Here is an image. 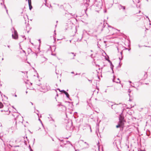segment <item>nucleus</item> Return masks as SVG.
<instances>
[{"instance_id": "obj_52", "label": "nucleus", "mask_w": 151, "mask_h": 151, "mask_svg": "<svg viewBox=\"0 0 151 151\" xmlns=\"http://www.w3.org/2000/svg\"><path fill=\"white\" fill-rule=\"evenodd\" d=\"M52 120L53 122H54V120L53 119H52Z\"/></svg>"}, {"instance_id": "obj_37", "label": "nucleus", "mask_w": 151, "mask_h": 151, "mask_svg": "<svg viewBox=\"0 0 151 151\" xmlns=\"http://www.w3.org/2000/svg\"><path fill=\"white\" fill-rule=\"evenodd\" d=\"M91 58H93V54H92L91 55Z\"/></svg>"}, {"instance_id": "obj_6", "label": "nucleus", "mask_w": 151, "mask_h": 151, "mask_svg": "<svg viewBox=\"0 0 151 151\" xmlns=\"http://www.w3.org/2000/svg\"><path fill=\"white\" fill-rule=\"evenodd\" d=\"M118 8L120 10H122L123 12H125L126 9V7L123 6L121 4H119L118 6Z\"/></svg>"}, {"instance_id": "obj_34", "label": "nucleus", "mask_w": 151, "mask_h": 151, "mask_svg": "<svg viewBox=\"0 0 151 151\" xmlns=\"http://www.w3.org/2000/svg\"><path fill=\"white\" fill-rule=\"evenodd\" d=\"M89 127H90V129L91 132L92 131H91V126H89Z\"/></svg>"}, {"instance_id": "obj_10", "label": "nucleus", "mask_w": 151, "mask_h": 151, "mask_svg": "<svg viewBox=\"0 0 151 151\" xmlns=\"http://www.w3.org/2000/svg\"><path fill=\"white\" fill-rule=\"evenodd\" d=\"M116 78V77L114 75L113 76V78L112 80V81L113 82H115L116 83H120V80L119 78H118L117 79V81H115L114 79Z\"/></svg>"}, {"instance_id": "obj_27", "label": "nucleus", "mask_w": 151, "mask_h": 151, "mask_svg": "<svg viewBox=\"0 0 151 151\" xmlns=\"http://www.w3.org/2000/svg\"><path fill=\"white\" fill-rule=\"evenodd\" d=\"M61 106H62V105L61 104H58L57 105V106L58 107H59Z\"/></svg>"}, {"instance_id": "obj_13", "label": "nucleus", "mask_w": 151, "mask_h": 151, "mask_svg": "<svg viewBox=\"0 0 151 151\" xmlns=\"http://www.w3.org/2000/svg\"><path fill=\"white\" fill-rule=\"evenodd\" d=\"M64 91V93L65 95L66 96V97L68 98H69L70 96L69 94L68 93V92H66L65 91Z\"/></svg>"}, {"instance_id": "obj_35", "label": "nucleus", "mask_w": 151, "mask_h": 151, "mask_svg": "<svg viewBox=\"0 0 151 151\" xmlns=\"http://www.w3.org/2000/svg\"><path fill=\"white\" fill-rule=\"evenodd\" d=\"M19 117V116H18V117ZM19 117H20L22 119V120H23V117H21V116H19Z\"/></svg>"}, {"instance_id": "obj_54", "label": "nucleus", "mask_w": 151, "mask_h": 151, "mask_svg": "<svg viewBox=\"0 0 151 151\" xmlns=\"http://www.w3.org/2000/svg\"><path fill=\"white\" fill-rule=\"evenodd\" d=\"M14 96H15V97H16L17 96V95L15 94V95H14Z\"/></svg>"}, {"instance_id": "obj_49", "label": "nucleus", "mask_w": 151, "mask_h": 151, "mask_svg": "<svg viewBox=\"0 0 151 151\" xmlns=\"http://www.w3.org/2000/svg\"><path fill=\"white\" fill-rule=\"evenodd\" d=\"M65 91V90H61V92L62 91V92H64V91Z\"/></svg>"}, {"instance_id": "obj_64", "label": "nucleus", "mask_w": 151, "mask_h": 151, "mask_svg": "<svg viewBox=\"0 0 151 151\" xmlns=\"http://www.w3.org/2000/svg\"><path fill=\"white\" fill-rule=\"evenodd\" d=\"M36 111H37L38 112H39V111L38 110H37Z\"/></svg>"}, {"instance_id": "obj_50", "label": "nucleus", "mask_w": 151, "mask_h": 151, "mask_svg": "<svg viewBox=\"0 0 151 151\" xmlns=\"http://www.w3.org/2000/svg\"><path fill=\"white\" fill-rule=\"evenodd\" d=\"M71 73H72V74H73V73H74V72L73 71V72H71Z\"/></svg>"}, {"instance_id": "obj_31", "label": "nucleus", "mask_w": 151, "mask_h": 151, "mask_svg": "<svg viewBox=\"0 0 151 151\" xmlns=\"http://www.w3.org/2000/svg\"><path fill=\"white\" fill-rule=\"evenodd\" d=\"M57 90H58L60 92H61V90H60V89L59 88H58L57 89Z\"/></svg>"}, {"instance_id": "obj_33", "label": "nucleus", "mask_w": 151, "mask_h": 151, "mask_svg": "<svg viewBox=\"0 0 151 151\" xmlns=\"http://www.w3.org/2000/svg\"><path fill=\"white\" fill-rule=\"evenodd\" d=\"M45 0V3H46V1H47V0ZM45 5L46 6H47V5H46V4H45ZM47 6V7L48 6Z\"/></svg>"}, {"instance_id": "obj_15", "label": "nucleus", "mask_w": 151, "mask_h": 151, "mask_svg": "<svg viewBox=\"0 0 151 151\" xmlns=\"http://www.w3.org/2000/svg\"><path fill=\"white\" fill-rule=\"evenodd\" d=\"M122 127V128H123L124 127V126H122L121 125V124H120V123L119 122L118 124L116 126V128H118L120 127Z\"/></svg>"}, {"instance_id": "obj_17", "label": "nucleus", "mask_w": 151, "mask_h": 151, "mask_svg": "<svg viewBox=\"0 0 151 151\" xmlns=\"http://www.w3.org/2000/svg\"><path fill=\"white\" fill-rule=\"evenodd\" d=\"M146 134L147 136H149L150 135V131L148 130H147L146 132Z\"/></svg>"}, {"instance_id": "obj_55", "label": "nucleus", "mask_w": 151, "mask_h": 151, "mask_svg": "<svg viewBox=\"0 0 151 151\" xmlns=\"http://www.w3.org/2000/svg\"><path fill=\"white\" fill-rule=\"evenodd\" d=\"M105 92L106 93L107 92V90H106L105 91Z\"/></svg>"}, {"instance_id": "obj_46", "label": "nucleus", "mask_w": 151, "mask_h": 151, "mask_svg": "<svg viewBox=\"0 0 151 151\" xmlns=\"http://www.w3.org/2000/svg\"><path fill=\"white\" fill-rule=\"evenodd\" d=\"M6 13L8 14V10H7V9H6Z\"/></svg>"}, {"instance_id": "obj_26", "label": "nucleus", "mask_w": 151, "mask_h": 151, "mask_svg": "<svg viewBox=\"0 0 151 151\" xmlns=\"http://www.w3.org/2000/svg\"><path fill=\"white\" fill-rule=\"evenodd\" d=\"M24 144H25L26 145H27V143L26 141L24 140Z\"/></svg>"}, {"instance_id": "obj_47", "label": "nucleus", "mask_w": 151, "mask_h": 151, "mask_svg": "<svg viewBox=\"0 0 151 151\" xmlns=\"http://www.w3.org/2000/svg\"><path fill=\"white\" fill-rule=\"evenodd\" d=\"M39 121H40V122H42L41 121V120H40L39 118Z\"/></svg>"}, {"instance_id": "obj_16", "label": "nucleus", "mask_w": 151, "mask_h": 151, "mask_svg": "<svg viewBox=\"0 0 151 151\" xmlns=\"http://www.w3.org/2000/svg\"><path fill=\"white\" fill-rule=\"evenodd\" d=\"M28 4H29V9L30 10H31V9L32 8V4H31V2H29L28 3Z\"/></svg>"}, {"instance_id": "obj_56", "label": "nucleus", "mask_w": 151, "mask_h": 151, "mask_svg": "<svg viewBox=\"0 0 151 151\" xmlns=\"http://www.w3.org/2000/svg\"><path fill=\"white\" fill-rule=\"evenodd\" d=\"M129 83H132L131 81H129Z\"/></svg>"}, {"instance_id": "obj_9", "label": "nucleus", "mask_w": 151, "mask_h": 151, "mask_svg": "<svg viewBox=\"0 0 151 151\" xmlns=\"http://www.w3.org/2000/svg\"><path fill=\"white\" fill-rule=\"evenodd\" d=\"M106 103L108 104L109 106H111V105H113V104H114V102H112L111 101H109L107 100L106 101Z\"/></svg>"}, {"instance_id": "obj_42", "label": "nucleus", "mask_w": 151, "mask_h": 151, "mask_svg": "<svg viewBox=\"0 0 151 151\" xmlns=\"http://www.w3.org/2000/svg\"><path fill=\"white\" fill-rule=\"evenodd\" d=\"M7 47H9H9H10V45H7Z\"/></svg>"}, {"instance_id": "obj_43", "label": "nucleus", "mask_w": 151, "mask_h": 151, "mask_svg": "<svg viewBox=\"0 0 151 151\" xmlns=\"http://www.w3.org/2000/svg\"><path fill=\"white\" fill-rule=\"evenodd\" d=\"M23 52L26 53H25V51L24 50H23Z\"/></svg>"}, {"instance_id": "obj_20", "label": "nucleus", "mask_w": 151, "mask_h": 151, "mask_svg": "<svg viewBox=\"0 0 151 151\" xmlns=\"http://www.w3.org/2000/svg\"><path fill=\"white\" fill-rule=\"evenodd\" d=\"M3 107V104L0 101V108H2Z\"/></svg>"}, {"instance_id": "obj_3", "label": "nucleus", "mask_w": 151, "mask_h": 151, "mask_svg": "<svg viewBox=\"0 0 151 151\" xmlns=\"http://www.w3.org/2000/svg\"><path fill=\"white\" fill-rule=\"evenodd\" d=\"M119 123L122 126H124V122H125L124 118L122 114H120L119 117Z\"/></svg>"}, {"instance_id": "obj_36", "label": "nucleus", "mask_w": 151, "mask_h": 151, "mask_svg": "<svg viewBox=\"0 0 151 151\" xmlns=\"http://www.w3.org/2000/svg\"><path fill=\"white\" fill-rule=\"evenodd\" d=\"M131 91L130 90V89H129L128 90V92L130 93L131 92Z\"/></svg>"}, {"instance_id": "obj_32", "label": "nucleus", "mask_w": 151, "mask_h": 151, "mask_svg": "<svg viewBox=\"0 0 151 151\" xmlns=\"http://www.w3.org/2000/svg\"><path fill=\"white\" fill-rule=\"evenodd\" d=\"M31 2V0H28V2Z\"/></svg>"}, {"instance_id": "obj_63", "label": "nucleus", "mask_w": 151, "mask_h": 151, "mask_svg": "<svg viewBox=\"0 0 151 151\" xmlns=\"http://www.w3.org/2000/svg\"><path fill=\"white\" fill-rule=\"evenodd\" d=\"M39 41L40 42V39H39Z\"/></svg>"}, {"instance_id": "obj_11", "label": "nucleus", "mask_w": 151, "mask_h": 151, "mask_svg": "<svg viewBox=\"0 0 151 151\" xmlns=\"http://www.w3.org/2000/svg\"><path fill=\"white\" fill-rule=\"evenodd\" d=\"M147 77V72H145L144 74V75L143 77L142 78V79L143 80H145L146 79Z\"/></svg>"}, {"instance_id": "obj_22", "label": "nucleus", "mask_w": 151, "mask_h": 151, "mask_svg": "<svg viewBox=\"0 0 151 151\" xmlns=\"http://www.w3.org/2000/svg\"><path fill=\"white\" fill-rule=\"evenodd\" d=\"M63 143L64 145H66L67 144L66 141H64V142H63Z\"/></svg>"}, {"instance_id": "obj_4", "label": "nucleus", "mask_w": 151, "mask_h": 151, "mask_svg": "<svg viewBox=\"0 0 151 151\" xmlns=\"http://www.w3.org/2000/svg\"><path fill=\"white\" fill-rule=\"evenodd\" d=\"M14 33L12 34V37L13 39L16 40L18 38V35L17 31L15 30L14 29Z\"/></svg>"}, {"instance_id": "obj_59", "label": "nucleus", "mask_w": 151, "mask_h": 151, "mask_svg": "<svg viewBox=\"0 0 151 151\" xmlns=\"http://www.w3.org/2000/svg\"><path fill=\"white\" fill-rule=\"evenodd\" d=\"M129 101H132V100L131 99H129Z\"/></svg>"}, {"instance_id": "obj_44", "label": "nucleus", "mask_w": 151, "mask_h": 151, "mask_svg": "<svg viewBox=\"0 0 151 151\" xmlns=\"http://www.w3.org/2000/svg\"><path fill=\"white\" fill-rule=\"evenodd\" d=\"M4 7H5V8L6 9H7L6 7V6L5 5H4Z\"/></svg>"}, {"instance_id": "obj_41", "label": "nucleus", "mask_w": 151, "mask_h": 151, "mask_svg": "<svg viewBox=\"0 0 151 151\" xmlns=\"http://www.w3.org/2000/svg\"><path fill=\"white\" fill-rule=\"evenodd\" d=\"M52 55H56V54H52Z\"/></svg>"}, {"instance_id": "obj_24", "label": "nucleus", "mask_w": 151, "mask_h": 151, "mask_svg": "<svg viewBox=\"0 0 151 151\" xmlns=\"http://www.w3.org/2000/svg\"><path fill=\"white\" fill-rule=\"evenodd\" d=\"M29 150H30V149H32L31 147L30 146V145H29Z\"/></svg>"}, {"instance_id": "obj_18", "label": "nucleus", "mask_w": 151, "mask_h": 151, "mask_svg": "<svg viewBox=\"0 0 151 151\" xmlns=\"http://www.w3.org/2000/svg\"><path fill=\"white\" fill-rule=\"evenodd\" d=\"M122 53H123V52H122V51H121L120 52V54L121 55V58H120V57L119 58V59L120 60V61H121V60H122L123 58V57L122 56Z\"/></svg>"}, {"instance_id": "obj_29", "label": "nucleus", "mask_w": 151, "mask_h": 151, "mask_svg": "<svg viewBox=\"0 0 151 151\" xmlns=\"http://www.w3.org/2000/svg\"><path fill=\"white\" fill-rule=\"evenodd\" d=\"M112 70V73H114V71L113 70V69H111Z\"/></svg>"}, {"instance_id": "obj_1", "label": "nucleus", "mask_w": 151, "mask_h": 151, "mask_svg": "<svg viewBox=\"0 0 151 151\" xmlns=\"http://www.w3.org/2000/svg\"><path fill=\"white\" fill-rule=\"evenodd\" d=\"M102 5V1L101 0H99V1L98 0L96 1L94 3V6H95L96 11L98 12L99 10L101 9Z\"/></svg>"}, {"instance_id": "obj_14", "label": "nucleus", "mask_w": 151, "mask_h": 151, "mask_svg": "<svg viewBox=\"0 0 151 151\" xmlns=\"http://www.w3.org/2000/svg\"><path fill=\"white\" fill-rule=\"evenodd\" d=\"M119 140L115 141L113 142V144H114V145H115L116 146V147L117 148H118V147L117 145V143H119Z\"/></svg>"}, {"instance_id": "obj_57", "label": "nucleus", "mask_w": 151, "mask_h": 151, "mask_svg": "<svg viewBox=\"0 0 151 151\" xmlns=\"http://www.w3.org/2000/svg\"><path fill=\"white\" fill-rule=\"evenodd\" d=\"M12 107L14 109H15L14 107V106H12Z\"/></svg>"}, {"instance_id": "obj_60", "label": "nucleus", "mask_w": 151, "mask_h": 151, "mask_svg": "<svg viewBox=\"0 0 151 151\" xmlns=\"http://www.w3.org/2000/svg\"><path fill=\"white\" fill-rule=\"evenodd\" d=\"M30 103H31V104H32V105H33V103H32V102H31Z\"/></svg>"}, {"instance_id": "obj_48", "label": "nucleus", "mask_w": 151, "mask_h": 151, "mask_svg": "<svg viewBox=\"0 0 151 151\" xmlns=\"http://www.w3.org/2000/svg\"><path fill=\"white\" fill-rule=\"evenodd\" d=\"M30 151H33L32 149H30Z\"/></svg>"}, {"instance_id": "obj_53", "label": "nucleus", "mask_w": 151, "mask_h": 151, "mask_svg": "<svg viewBox=\"0 0 151 151\" xmlns=\"http://www.w3.org/2000/svg\"><path fill=\"white\" fill-rule=\"evenodd\" d=\"M145 84H146V85H148V84H149V83H145Z\"/></svg>"}, {"instance_id": "obj_12", "label": "nucleus", "mask_w": 151, "mask_h": 151, "mask_svg": "<svg viewBox=\"0 0 151 151\" xmlns=\"http://www.w3.org/2000/svg\"><path fill=\"white\" fill-rule=\"evenodd\" d=\"M108 62L110 64L111 69H113V68L114 67V65H113L111 62L110 60H108Z\"/></svg>"}, {"instance_id": "obj_38", "label": "nucleus", "mask_w": 151, "mask_h": 151, "mask_svg": "<svg viewBox=\"0 0 151 151\" xmlns=\"http://www.w3.org/2000/svg\"><path fill=\"white\" fill-rule=\"evenodd\" d=\"M146 17L147 18H148V19H149V20H150V19H149V18H148V16H146Z\"/></svg>"}, {"instance_id": "obj_45", "label": "nucleus", "mask_w": 151, "mask_h": 151, "mask_svg": "<svg viewBox=\"0 0 151 151\" xmlns=\"http://www.w3.org/2000/svg\"><path fill=\"white\" fill-rule=\"evenodd\" d=\"M85 144H86L87 145H88V143H86V142H85Z\"/></svg>"}, {"instance_id": "obj_23", "label": "nucleus", "mask_w": 151, "mask_h": 151, "mask_svg": "<svg viewBox=\"0 0 151 151\" xmlns=\"http://www.w3.org/2000/svg\"><path fill=\"white\" fill-rule=\"evenodd\" d=\"M138 151H145V150H142L140 149L139 150H138Z\"/></svg>"}, {"instance_id": "obj_62", "label": "nucleus", "mask_w": 151, "mask_h": 151, "mask_svg": "<svg viewBox=\"0 0 151 151\" xmlns=\"http://www.w3.org/2000/svg\"><path fill=\"white\" fill-rule=\"evenodd\" d=\"M139 2V0H138V1H137V3H138Z\"/></svg>"}, {"instance_id": "obj_39", "label": "nucleus", "mask_w": 151, "mask_h": 151, "mask_svg": "<svg viewBox=\"0 0 151 151\" xmlns=\"http://www.w3.org/2000/svg\"><path fill=\"white\" fill-rule=\"evenodd\" d=\"M138 46H139V47H140H140H142V46H141L140 45H138Z\"/></svg>"}, {"instance_id": "obj_30", "label": "nucleus", "mask_w": 151, "mask_h": 151, "mask_svg": "<svg viewBox=\"0 0 151 151\" xmlns=\"http://www.w3.org/2000/svg\"><path fill=\"white\" fill-rule=\"evenodd\" d=\"M35 139L34 138V140H33V144H34V143L35 142Z\"/></svg>"}, {"instance_id": "obj_28", "label": "nucleus", "mask_w": 151, "mask_h": 151, "mask_svg": "<svg viewBox=\"0 0 151 151\" xmlns=\"http://www.w3.org/2000/svg\"><path fill=\"white\" fill-rule=\"evenodd\" d=\"M28 49V50L29 51V50H30L31 51H32V50H31V49L30 48H29Z\"/></svg>"}, {"instance_id": "obj_51", "label": "nucleus", "mask_w": 151, "mask_h": 151, "mask_svg": "<svg viewBox=\"0 0 151 151\" xmlns=\"http://www.w3.org/2000/svg\"><path fill=\"white\" fill-rule=\"evenodd\" d=\"M80 73H79V74H79V75H80ZM78 73H76V75H78Z\"/></svg>"}, {"instance_id": "obj_2", "label": "nucleus", "mask_w": 151, "mask_h": 151, "mask_svg": "<svg viewBox=\"0 0 151 151\" xmlns=\"http://www.w3.org/2000/svg\"><path fill=\"white\" fill-rule=\"evenodd\" d=\"M73 126V123L71 120H69L66 125V128L68 130H72L74 128Z\"/></svg>"}, {"instance_id": "obj_8", "label": "nucleus", "mask_w": 151, "mask_h": 151, "mask_svg": "<svg viewBox=\"0 0 151 151\" xmlns=\"http://www.w3.org/2000/svg\"><path fill=\"white\" fill-rule=\"evenodd\" d=\"M118 105V104H116L114 103V104H113V105H111V109H114L115 111H116V110L117 107V105Z\"/></svg>"}, {"instance_id": "obj_21", "label": "nucleus", "mask_w": 151, "mask_h": 151, "mask_svg": "<svg viewBox=\"0 0 151 151\" xmlns=\"http://www.w3.org/2000/svg\"><path fill=\"white\" fill-rule=\"evenodd\" d=\"M109 57L108 56H107V57H105V60H107L108 61V60H110L109 59Z\"/></svg>"}, {"instance_id": "obj_61", "label": "nucleus", "mask_w": 151, "mask_h": 151, "mask_svg": "<svg viewBox=\"0 0 151 151\" xmlns=\"http://www.w3.org/2000/svg\"><path fill=\"white\" fill-rule=\"evenodd\" d=\"M9 145L11 146V147H12V146L11 145Z\"/></svg>"}, {"instance_id": "obj_7", "label": "nucleus", "mask_w": 151, "mask_h": 151, "mask_svg": "<svg viewBox=\"0 0 151 151\" xmlns=\"http://www.w3.org/2000/svg\"><path fill=\"white\" fill-rule=\"evenodd\" d=\"M69 56L71 58V59H74V57L76 56V53L73 52H71L69 53Z\"/></svg>"}, {"instance_id": "obj_25", "label": "nucleus", "mask_w": 151, "mask_h": 151, "mask_svg": "<svg viewBox=\"0 0 151 151\" xmlns=\"http://www.w3.org/2000/svg\"><path fill=\"white\" fill-rule=\"evenodd\" d=\"M66 141L67 143V142H68L69 144H70L71 145V142H70V141Z\"/></svg>"}, {"instance_id": "obj_58", "label": "nucleus", "mask_w": 151, "mask_h": 151, "mask_svg": "<svg viewBox=\"0 0 151 151\" xmlns=\"http://www.w3.org/2000/svg\"><path fill=\"white\" fill-rule=\"evenodd\" d=\"M95 99L96 100H98L97 98H96V99Z\"/></svg>"}, {"instance_id": "obj_40", "label": "nucleus", "mask_w": 151, "mask_h": 151, "mask_svg": "<svg viewBox=\"0 0 151 151\" xmlns=\"http://www.w3.org/2000/svg\"><path fill=\"white\" fill-rule=\"evenodd\" d=\"M99 89H97V93H98V92H99Z\"/></svg>"}, {"instance_id": "obj_5", "label": "nucleus", "mask_w": 151, "mask_h": 151, "mask_svg": "<svg viewBox=\"0 0 151 151\" xmlns=\"http://www.w3.org/2000/svg\"><path fill=\"white\" fill-rule=\"evenodd\" d=\"M65 15L68 19L72 18V17L73 16L72 14L69 13L68 12H66L65 13Z\"/></svg>"}, {"instance_id": "obj_19", "label": "nucleus", "mask_w": 151, "mask_h": 151, "mask_svg": "<svg viewBox=\"0 0 151 151\" xmlns=\"http://www.w3.org/2000/svg\"><path fill=\"white\" fill-rule=\"evenodd\" d=\"M58 139L61 142H62L63 143V142H64V140H63V139H62V138H58Z\"/></svg>"}]
</instances>
